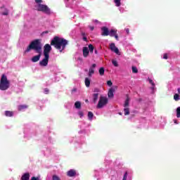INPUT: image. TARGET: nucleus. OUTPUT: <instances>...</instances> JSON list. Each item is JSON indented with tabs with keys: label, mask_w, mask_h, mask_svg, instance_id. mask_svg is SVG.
Returning a JSON list of instances; mask_svg holds the SVG:
<instances>
[{
	"label": "nucleus",
	"mask_w": 180,
	"mask_h": 180,
	"mask_svg": "<svg viewBox=\"0 0 180 180\" xmlns=\"http://www.w3.org/2000/svg\"><path fill=\"white\" fill-rule=\"evenodd\" d=\"M32 50H34V51H35L38 55L33 56L31 58V61L32 63H37V61L40 60V57H41V43L40 42V39H34L31 41L27 46L26 50L24 51V54L30 53Z\"/></svg>",
	"instance_id": "nucleus-1"
},
{
	"label": "nucleus",
	"mask_w": 180,
	"mask_h": 180,
	"mask_svg": "<svg viewBox=\"0 0 180 180\" xmlns=\"http://www.w3.org/2000/svg\"><path fill=\"white\" fill-rule=\"evenodd\" d=\"M51 46H53L56 50H59L60 53H63L65 50V47L68 46V40L56 36L51 41Z\"/></svg>",
	"instance_id": "nucleus-2"
},
{
	"label": "nucleus",
	"mask_w": 180,
	"mask_h": 180,
	"mask_svg": "<svg viewBox=\"0 0 180 180\" xmlns=\"http://www.w3.org/2000/svg\"><path fill=\"white\" fill-rule=\"evenodd\" d=\"M11 85L9 80H8V77L5 75H2L1 80H0V90L1 91H6Z\"/></svg>",
	"instance_id": "nucleus-3"
},
{
	"label": "nucleus",
	"mask_w": 180,
	"mask_h": 180,
	"mask_svg": "<svg viewBox=\"0 0 180 180\" xmlns=\"http://www.w3.org/2000/svg\"><path fill=\"white\" fill-rule=\"evenodd\" d=\"M35 8L36 11H38V12H43V13H46V15H50V13H51V10L47 5L37 4Z\"/></svg>",
	"instance_id": "nucleus-4"
},
{
	"label": "nucleus",
	"mask_w": 180,
	"mask_h": 180,
	"mask_svg": "<svg viewBox=\"0 0 180 180\" xmlns=\"http://www.w3.org/2000/svg\"><path fill=\"white\" fill-rule=\"evenodd\" d=\"M109 102V100L107 97L105 96H100V99L98 101V103L97 105L98 109H102L103 106H106L108 105V103Z\"/></svg>",
	"instance_id": "nucleus-5"
},
{
	"label": "nucleus",
	"mask_w": 180,
	"mask_h": 180,
	"mask_svg": "<svg viewBox=\"0 0 180 180\" xmlns=\"http://www.w3.org/2000/svg\"><path fill=\"white\" fill-rule=\"evenodd\" d=\"M52 48L51 45L46 44L44 46V56H46L48 57H50V51H51Z\"/></svg>",
	"instance_id": "nucleus-6"
},
{
	"label": "nucleus",
	"mask_w": 180,
	"mask_h": 180,
	"mask_svg": "<svg viewBox=\"0 0 180 180\" xmlns=\"http://www.w3.org/2000/svg\"><path fill=\"white\" fill-rule=\"evenodd\" d=\"M49 58L50 56H44V58L39 61V65H41V67H47V65H49Z\"/></svg>",
	"instance_id": "nucleus-7"
},
{
	"label": "nucleus",
	"mask_w": 180,
	"mask_h": 180,
	"mask_svg": "<svg viewBox=\"0 0 180 180\" xmlns=\"http://www.w3.org/2000/svg\"><path fill=\"white\" fill-rule=\"evenodd\" d=\"M110 49L111 50V51L115 53V54H117V56H120V51H119V49L116 47L115 43H111L110 44Z\"/></svg>",
	"instance_id": "nucleus-8"
},
{
	"label": "nucleus",
	"mask_w": 180,
	"mask_h": 180,
	"mask_svg": "<svg viewBox=\"0 0 180 180\" xmlns=\"http://www.w3.org/2000/svg\"><path fill=\"white\" fill-rule=\"evenodd\" d=\"M96 67V64L94 63L91 67L89 69V77L91 78L94 74H95V68Z\"/></svg>",
	"instance_id": "nucleus-9"
},
{
	"label": "nucleus",
	"mask_w": 180,
	"mask_h": 180,
	"mask_svg": "<svg viewBox=\"0 0 180 180\" xmlns=\"http://www.w3.org/2000/svg\"><path fill=\"white\" fill-rule=\"evenodd\" d=\"M109 28L107 27H101V36H109Z\"/></svg>",
	"instance_id": "nucleus-10"
},
{
	"label": "nucleus",
	"mask_w": 180,
	"mask_h": 180,
	"mask_svg": "<svg viewBox=\"0 0 180 180\" xmlns=\"http://www.w3.org/2000/svg\"><path fill=\"white\" fill-rule=\"evenodd\" d=\"M77 176V171L75 169H70L67 172V176H70V178L72 176Z\"/></svg>",
	"instance_id": "nucleus-11"
},
{
	"label": "nucleus",
	"mask_w": 180,
	"mask_h": 180,
	"mask_svg": "<svg viewBox=\"0 0 180 180\" xmlns=\"http://www.w3.org/2000/svg\"><path fill=\"white\" fill-rule=\"evenodd\" d=\"M88 56H89V50L88 49V47L84 46L83 47V56L86 58Z\"/></svg>",
	"instance_id": "nucleus-12"
},
{
	"label": "nucleus",
	"mask_w": 180,
	"mask_h": 180,
	"mask_svg": "<svg viewBox=\"0 0 180 180\" xmlns=\"http://www.w3.org/2000/svg\"><path fill=\"white\" fill-rule=\"evenodd\" d=\"M30 179V174L29 172L25 173L21 176V180H29Z\"/></svg>",
	"instance_id": "nucleus-13"
},
{
	"label": "nucleus",
	"mask_w": 180,
	"mask_h": 180,
	"mask_svg": "<svg viewBox=\"0 0 180 180\" xmlns=\"http://www.w3.org/2000/svg\"><path fill=\"white\" fill-rule=\"evenodd\" d=\"M84 84L86 88H89V86H91V79H89V77L85 78Z\"/></svg>",
	"instance_id": "nucleus-14"
},
{
	"label": "nucleus",
	"mask_w": 180,
	"mask_h": 180,
	"mask_svg": "<svg viewBox=\"0 0 180 180\" xmlns=\"http://www.w3.org/2000/svg\"><path fill=\"white\" fill-rule=\"evenodd\" d=\"M117 34V30H111L109 31L108 36H110V37H114Z\"/></svg>",
	"instance_id": "nucleus-15"
},
{
	"label": "nucleus",
	"mask_w": 180,
	"mask_h": 180,
	"mask_svg": "<svg viewBox=\"0 0 180 180\" xmlns=\"http://www.w3.org/2000/svg\"><path fill=\"white\" fill-rule=\"evenodd\" d=\"M129 105H130V98L127 96L124 103V108H129Z\"/></svg>",
	"instance_id": "nucleus-16"
},
{
	"label": "nucleus",
	"mask_w": 180,
	"mask_h": 180,
	"mask_svg": "<svg viewBox=\"0 0 180 180\" xmlns=\"http://www.w3.org/2000/svg\"><path fill=\"white\" fill-rule=\"evenodd\" d=\"M113 92H115V89H110L108 93V98H113L115 95L113 94Z\"/></svg>",
	"instance_id": "nucleus-17"
},
{
	"label": "nucleus",
	"mask_w": 180,
	"mask_h": 180,
	"mask_svg": "<svg viewBox=\"0 0 180 180\" xmlns=\"http://www.w3.org/2000/svg\"><path fill=\"white\" fill-rule=\"evenodd\" d=\"M5 116L7 117H12V116H13V112L6 110L5 111Z\"/></svg>",
	"instance_id": "nucleus-18"
},
{
	"label": "nucleus",
	"mask_w": 180,
	"mask_h": 180,
	"mask_svg": "<svg viewBox=\"0 0 180 180\" xmlns=\"http://www.w3.org/2000/svg\"><path fill=\"white\" fill-rule=\"evenodd\" d=\"M27 108H29V106L27 105H18V110H23L25 109H27Z\"/></svg>",
	"instance_id": "nucleus-19"
},
{
	"label": "nucleus",
	"mask_w": 180,
	"mask_h": 180,
	"mask_svg": "<svg viewBox=\"0 0 180 180\" xmlns=\"http://www.w3.org/2000/svg\"><path fill=\"white\" fill-rule=\"evenodd\" d=\"M98 96H99V94H94L93 95V101L94 103H96V102H98Z\"/></svg>",
	"instance_id": "nucleus-20"
},
{
	"label": "nucleus",
	"mask_w": 180,
	"mask_h": 180,
	"mask_svg": "<svg viewBox=\"0 0 180 180\" xmlns=\"http://www.w3.org/2000/svg\"><path fill=\"white\" fill-rule=\"evenodd\" d=\"M124 113L125 116H127L130 115V108L129 107L124 108Z\"/></svg>",
	"instance_id": "nucleus-21"
},
{
	"label": "nucleus",
	"mask_w": 180,
	"mask_h": 180,
	"mask_svg": "<svg viewBox=\"0 0 180 180\" xmlns=\"http://www.w3.org/2000/svg\"><path fill=\"white\" fill-rule=\"evenodd\" d=\"M98 72H99L100 75L101 77H103V75H105V68H101L98 70Z\"/></svg>",
	"instance_id": "nucleus-22"
},
{
	"label": "nucleus",
	"mask_w": 180,
	"mask_h": 180,
	"mask_svg": "<svg viewBox=\"0 0 180 180\" xmlns=\"http://www.w3.org/2000/svg\"><path fill=\"white\" fill-rule=\"evenodd\" d=\"M75 107L76 108V109H81V102L76 101L75 103Z\"/></svg>",
	"instance_id": "nucleus-23"
},
{
	"label": "nucleus",
	"mask_w": 180,
	"mask_h": 180,
	"mask_svg": "<svg viewBox=\"0 0 180 180\" xmlns=\"http://www.w3.org/2000/svg\"><path fill=\"white\" fill-rule=\"evenodd\" d=\"M131 69H132L133 74H137V72H139V70L137 69V67L132 66Z\"/></svg>",
	"instance_id": "nucleus-24"
},
{
	"label": "nucleus",
	"mask_w": 180,
	"mask_h": 180,
	"mask_svg": "<svg viewBox=\"0 0 180 180\" xmlns=\"http://www.w3.org/2000/svg\"><path fill=\"white\" fill-rule=\"evenodd\" d=\"M122 0H114V2L115 4V6H120L122 5V3H120Z\"/></svg>",
	"instance_id": "nucleus-25"
},
{
	"label": "nucleus",
	"mask_w": 180,
	"mask_h": 180,
	"mask_svg": "<svg viewBox=\"0 0 180 180\" xmlns=\"http://www.w3.org/2000/svg\"><path fill=\"white\" fill-rule=\"evenodd\" d=\"M88 117L89 119V120H92L93 117H94V113L91 111H89L88 112Z\"/></svg>",
	"instance_id": "nucleus-26"
},
{
	"label": "nucleus",
	"mask_w": 180,
	"mask_h": 180,
	"mask_svg": "<svg viewBox=\"0 0 180 180\" xmlns=\"http://www.w3.org/2000/svg\"><path fill=\"white\" fill-rule=\"evenodd\" d=\"M95 47H94V45L92 44H89V51L90 53H94V50Z\"/></svg>",
	"instance_id": "nucleus-27"
},
{
	"label": "nucleus",
	"mask_w": 180,
	"mask_h": 180,
	"mask_svg": "<svg viewBox=\"0 0 180 180\" xmlns=\"http://www.w3.org/2000/svg\"><path fill=\"white\" fill-rule=\"evenodd\" d=\"M1 15L4 16H8V15H9V11H8V9L6 8L5 11L1 13Z\"/></svg>",
	"instance_id": "nucleus-28"
},
{
	"label": "nucleus",
	"mask_w": 180,
	"mask_h": 180,
	"mask_svg": "<svg viewBox=\"0 0 180 180\" xmlns=\"http://www.w3.org/2000/svg\"><path fill=\"white\" fill-rule=\"evenodd\" d=\"M174 101H179V94H175L174 95Z\"/></svg>",
	"instance_id": "nucleus-29"
},
{
	"label": "nucleus",
	"mask_w": 180,
	"mask_h": 180,
	"mask_svg": "<svg viewBox=\"0 0 180 180\" xmlns=\"http://www.w3.org/2000/svg\"><path fill=\"white\" fill-rule=\"evenodd\" d=\"M176 117L179 118L180 117V107H178L176 108Z\"/></svg>",
	"instance_id": "nucleus-30"
},
{
	"label": "nucleus",
	"mask_w": 180,
	"mask_h": 180,
	"mask_svg": "<svg viewBox=\"0 0 180 180\" xmlns=\"http://www.w3.org/2000/svg\"><path fill=\"white\" fill-rule=\"evenodd\" d=\"M52 180H61V179L57 175H53L52 176Z\"/></svg>",
	"instance_id": "nucleus-31"
},
{
	"label": "nucleus",
	"mask_w": 180,
	"mask_h": 180,
	"mask_svg": "<svg viewBox=\"0 0 180 180\" xmlns=\"http://www.w3.org/2000/svg\"><path fill=\"white\" fill-rule=\"evenodd\" d=\"M112 63L114 67H119V64L117 63V60H112Z\"/></svg>",
	"instance_id": "nucleus-32"
},
{
	"label": "nucleus",
	"mask_w": 180,
	"mask_h": 180,
	"mask_svg": "<svg viewBox=\"0 0 180 180\" xmlns=\"http://www.w3.org/2000/svg\"><path fill=\"white\" fill-rule=\"evenodd\" d=\"M107 85H108V86H112V85H113V83L112 82V80H108V81L107 82Z\"/></svg>",
	"instance_id": "nucleus-33"
},
{
	"label": "nucleus",
	"mask_w": 180,
	"mask_h": 180,
	"mask_svg": "<svg viewBox=\"0 0 180 180\" xmlns=\"http://www.w3.org/2000/svg\"><path fill=\"white\" fill-rule=\"evenodd\" d=\"M37 5H41L42 0H35Z\"/></svg>",
	"instance_id": "nucleus-34"
},
{
	"label": "nucleus",
	"mask_w": 180,
	"mask_h": 180,
	"mask_svg": "<svg viewBox=\"0 0 180 180\" xmlns=\"http://www.w3.org/2000/svg\"><path fill=\"white\" fill-rule=\"evenodd\" d=\"M149 84H151L153 86H155V84L151 79H149Z\"/></svg>",
	"instance_id": "nucleus-35"
},
{
	"label": "nucleus",
	"mask_w": 180,
	"mask_h": 180,
	"mask_svg": "<svg viewBox=\"0 0 180 180\" xmlns=\"http://www.w3.org/2000/svg\"><path fill=\"white\" fill-rule=\"evenodd\" d=\"M127 172L124 173L122 180H127Z\"/></svg>",
	"instance_id": "nucleus-36"
},
{
	"label": "nucleus",
	"mask_w": 180,
	"mask_h": 180,
	"mask_svg": "<svg viewBox=\"0 0 180 180\" xmlns=\"http://www.w3.org/2000/svg\"><path fill=\"white\" fill-rule=\"evenodd\" d=\"M163 58H164L165 60H168V54L164 53V55H163Z\"/></svg>",
	"instance_id": "nucleus-37"
},
{
	"label": "nucleus",
	"mask_w": 180,
	"mask_h": 180,
	"mask_svg": "<svg viewBox=\"0 0 180 180\" xmlns=\"http://www.w3.org/2000/svg\"><path fill=\"white\" fill-rule=\"evenodd\" d=\"M78 115L80 117H82L84 116V112L82 111H79Z\"/></svg>",
	"instance_id": "nucleus-38"
},
{
	"label": "nucleus",
	"mask_w": 180,
	"mask_h": 180,
	"mask_svg": "<svg viewBox=\"0 0 180 180\" xmlns=\"http://www.w3.org/2000/svg\"><path fill=\"white\" fill-rule=\"evenodd\" d=\"M49 89L45 88V89H44V94H46V95H47V94H49Z\"/></svg>",
	"instance_id": "nucleus-39"
},
{
	"label": "nucleus",
	"mask_w": 180,
	"mask_h": 180,
	"mask_svg": "<svg viewBox=\"0 0 180 180\" xmlns=\"http://www.w3.org/2000/svg\"><path fill=\"white\" fill-rule=\"evenodd\" d=\"M31 180H40V179L39 177H36V176H32L31 178Z\"/></svg>",
	"instance_id": "nucleus-40"
},
{
	"label": "nucleus",
	"mask_w": 180,
	"mask_h": 180,
	"mask_svg": "<svg viewBox=\"0 0 180 180\" xmlns=\"http://www.w3.org/2000/svg\"><path fill=\"white\" fill-rule=\"evenodd\" d=\"M83 40L84 41H88V39L86 38V37H83Z\"/></svg>",
	"instance_id": "nucleus-41"
},
{
	"label": "nucleus",
	"mask_w": 180,
	"mask_h": 180,
	"mask_svg": "<svg viewBox=\"0 0 180 180\" xmlns=\"http://www.w3.org/2000/svg\"><path fill=\"white\" fill-rule=\"evenodd\" d=\"M114 37L116 40H119V36L117 35V34Z\"/></svg>",
	"instance_id": "nucleus-42"
},
{
	"label": "nucleus",
	"mask_w": 180,
	"mask_h": 180,
	"mask_svg": "<svg viewBox=\"0 0 180 180\" xmlns=\"http://www.w3.org/2000/svg\"><path fill=\"white\" fill-rule=\"evenodd\" d=\"M49 33V31H44L42 32V34H47Z\"/></svg>",
	"instance_id": "nucleus-43"
},
{
	"label": "nucleus",
	"mask_w": 180,
	"mask_h": 180,
	"mask_svg": "<svg viewBox=\"0 0 180 180\" xmlns=\"http://www.w3.org/2000/svg\"><path fill=\"white\" fill-rule=\"evenodd\" d=\"M126 32H127V34H129L130 33V31L129 30V28L126 29Z\"/></svg>",
	"instance_id": "nucleus-44"
},
{
	"label": "nucleus",
	"mask_w": 180,
	"mask_h": 180,
	"mask_svg": "<svg viewBox=\"0 0 180 180\" xmlns=\"http://www.w3.org/2000/svg\"><path fill=\"white\" fill-rule=\"evenodd\" d=\"M94 92H99V89H94Z\"/></svg>",
	"instance_id": "nucleus-45"
},
{
	"label": "nucleus",
	"mask_w": 180,
	"mask_h": 180,
	"mask_svg": "<svg viewBox=\"0 0 180 180\" xmlns=\"http://www.w3.org/2000/svg\"><path fill=\"white\" fill-rule=\"evenodd\" d=\"M72 92H77V89H73L72 90Z\"/></svg>",
	"instance_id": "nucleus-46"
},
{
	"label": "nucleus",
	"mask_w": 180,
	"mask_h": 180,
	"mask_svg": "<svg viewBox=\"0 0 180 180\" xmlns=\"http://www.w3.org/2000/svg\"><path fill=\"white\" fill-rule=\"evenodd\" d=\"M82 36H83V37H85V32H82Z\"/></svg>",
	"instance_id": "nucleus-47"
},
{
	"label": "nucleus",
	"mask_w": 180,
	"mask_h": 180,
	"mask_svg": "<svg viewBox=\"0 0 180 180\" xmlns=\"http://www.w3.org/2000/svg\"><path fill=\"white\" fill-rule=\"evenodd\" d=\"M91 30H94L95 29L94 27H90Z\"/></svg>",
	"instance_id": "nucleus-48"
},
{
	"label": "nucleus",
	"mask_w": 180,
	"mask_h": 180,
	"mask_svg": "<svg viewBox=\"0 0 180 180\" xmlns=\"http://www.w3.org/2000/svg\"><path fill=\"white\" fill-rule=\"evenodd\" d=\"M177 91H178V94H180V88H179V89H177Z\"/></svg>",
	"instance_id": "nucleus-49"
},
{
	"label": "nucleus",
	"mask_w": 180,
	"mask_h": 180,
	"mask_svg": "<svg viewBox=\"0 0 180 180\" xmlns=\"http://www.w3.org/2000/svg\"><path fill=\"white\" fill-rule=\"evenodd\" d=\"M95 53L98 54V51L97 50H95Z\"/></svg>",
	"instance_id": "nucleus-50"
},
{
	"label": "nucleus",
	"mask_w": 180,
	"mask_h": 180,
	"mask_svg": "<svg viewBox=\"0 0 180 180\" xmlns=\"http://www.w3.org/2000/svg\"><path fill=\"white\" fill-rule=\"evenodd\" d=\"M154 86H153V87H151V89L154 90Z\"/></svg>",
	"instance_id": "nucleus-51"
},
{
	"label": "nucleus",
	"mask_w": 180,
	"mask_h": 180,
	"mask_svg": "<svg viewBox=\"0 0 180 180\" xmlns=\"http://www.w3.org/2000/svg\"><path fill=\"white\" fill-rule=\"evenodd\" d=\"M86 102H88V100H86Z\"/></svg>",
	"instance_id": "nucleus-52"
},
{
	"label": "nucleus",
	"mask_w": 180,
	"mask_h": 180,
	"mask_svg": "<svg viewBox=\"0 0 180 180\" xmlns=\"http://www.w3.org/2000/svg\"><path fill=\"white\" fill-rule=\"evenodd\" d=\"M120 115H122V113L120 112Z\"/></svg>",
	"instance_id": "nucleus-53"
},
{
	"label": "nucleus",
	"mask_w": 180,
	"mask_h": 180,
	"mask_svg": "<svg viewBox=\"0 0 180 180\" xmlns=\"http://www.w3.org/2000/svg\"><path fill=\"white\" fill-rule=\"evenodd\" d=\"M96 22H98V20H96Z\"/></svg>",
	"instance_id": "nucleus-54"
},
{
	"label": "nucleus",
	"mask_w": 180,
	"mask_h": 180,
	"mask_svg": "<svg viewBox=\"0 0 180 180\" xmlns=\"http://www.w3.org/2000/svg\"><path fill=\"white\" fill-rule=\"evenodd\" d=\"M123 180V179H122Z\"/></svg>",
	"instance_id": "nucleus-55"
}]
</instances>
